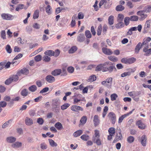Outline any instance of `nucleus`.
I'll use <instances>...</instances> for the list:
<instances>
[{
    "label": "nucleus",
    "instance_id": "obj_42",
    "mask_svg": "<svg viewBox=\"0 0 151 151\" xmlns=\"http://www.w3.org/2000/svg\"><path fill=\"white\" fill-rule=\"evenodd\" d=\"M124 18V16L122 14H119L117 18L118 22H122Z\"/></svg>",
    "mask_w": 151,
    "mask_h": 151
},
{
    "label": "nucleus",
    "instance_id": "obj_4",
    "mask_svg": "<svg viewBox=\"0 0 151 151\" xmlns=\"http://www.w3.org/2000/svg\"><path fill=\"white\" fill-rule=\"evenodd\" d=\"M1 16L3 19L6 20H12L14 18V16L8 14H2Z\"/></svg>",
    "mask_w": 151,
    "mask_h": 151
},
{
    "label": "nucleus",
    "instance_id": "obj_25",
    "mask_svg": "<svg viewBox=\"0 0 151 151\" xmlns=\"http://www.w3.org/2000/svg\"><path fill=\"white\" fill-rule=\"evenodd\" d=\"M22 143L21 142H16L12 145V146L14 148H17L21 147Z\"/></svg>",
    "mask_w": 151,
    "mask_h": 151
},
{
    "label": "nucleus",
    "instance_id": "obj_53",
    "mask_svg": "<svg viewBox=\"0 0 151 151\" xmlns=\"http://www.w3.org/2000/svg\"><path fill=\"white\" fill-rule=\"evenodd\" d=\"M130 20V17H126L125 18L124 22L126 26H127L129 24Z\"/></svg>",
    "mask_w": 151,
    "mask_h": 151
},
{
    "label": "nucleus",
    "instance_id": "obj_41",
    "mask_svg": "<svg viewBox=\"0 0 151 151\" xmlns=\"http://www.w3.org/2000/svg\"><path fill=\"white\" fill-rule=\"evenodd\" d=\"M37 89L36 86L35 85H33L29 88V90L32 92L35 91Z\"/></svg>",
    "mask_w": 151,
    "mask_h": 151
},
{
    "label": "nucleus",
    "instance_id": "obj_47",
    "mask_svg": "<svg viewBox=\"0 0 151 151\" xmlns=\"http://www.w3.org/2000/svg\"><path fill=\"white\" fill-rule=\"evenodd\" d=\"M134 140V137L132 136L129 137L127 139V141L129 143H132L133 142Z\"/></svg>",
    "mask_w": 151,
    "mask_h": 151
},
{
    "label": "nucleus",
    "instance_id": "obj_51",
    "mask_svg": "<svg viewBox=\"0 0 151 151\" xmlns=\"http://www.w3.org/2000/svg\"><path fill=\"white\" fill-rule=\"evenodd\" d=\"M102 30V27L101 25H99L97 29V34L99 36L101 35Z\"/></svg>",
    "mask_w": 151,
    "mask_h": 151
},
{
    "label": "nucleus",
    "instance_id": "obj_31",
    "mask_svg": "<svg viewBox=\"0 0 151 151\" xmlns=\"http://www.w3.org/2000/svg\"><path fill=\"white\" fill-rule=\"evenodd\" d=\"M77 49L76 46H72L69 50L68 52L69 53H73L75 52Z\"/></svg>",
    "mask_w": 151,
    "mask_h": 151
},
{
    "label": "nucleus",
    "instance_id": "obj_62",
    "mask_svg": "<svg viewBox=\"0 0 151 151\" xmlns=\"http://www.w3.org/2000/svg\"><path fill=\"white\" fill-rule=\"evenodd\" d=\"M12 78H10L7 79L5 81V84L6 85H9L13 81Z\"/></svg>",
    "mask_w": 151,
    "mask_h": 151
},
{
    "label": "nucleus",
    "instance_id": "obj_28",
    "mask_svg": "<svg viewBox=\"0 0 151 151\" xmlns=\"http://www.w3.org/2000/svg\"><path fill=\"white\" fill-rule=\"evenodd\" d=\"M83 133V131L81 130L77 131L73 134V136L75 137H77L80 136Z\"/></svg>",
    "mask_w": 151,
    "mask_h": 151
},
{
    "label": "nucleus",
    "instance_id": "obj_32",
    "mask_svg": "<svg viewBox=\"0 0 151 151\" xmlns=\"http://www.w3.org/2000/svg\"><path fill=\"white\" fill-rule=\"evenodd\" d=\"M108 58L109 60L113 62H115L118 60L117 58L114 56H109Z\"/></svg>",
    "mask_w": 151,
    "mask_h": 151
},
{
    "label": "nucleus",
    "instance_id": "obj_61",
    "mask_svg": "<svg viewBox=\"0 0 151 151\" xmlns=\"http://www.w3.org/2000/svg\"><path fill=\"white\" fill-rule=\"evenodd\" d=\"M6 35L5 31L4 30L2 31L1 32V38L3 40L6 39Z\"/></svg>",
    "mask_w": 151,
    "mask_h": 151
},
{
    "label": "nucleus",
    "instance_id": "obj_55",
    "mask_svg": "<svg viewBox=\"0 0 151 151\" xmlns=\"http://www.w3.org/2000/svg\"><path fill=\"white\" fill-rule=\"evenodd\" d=\"M131 74V72H125L122 73L121 75V76L122 77H124L127 76H129Z\"/></svg>",
    "mask_w": 151,
    "mask_h": 151
},
{
    "label": "nucleus",
    "instance_id": "obj_43",
    "mask_svg": "<svg viewBox=\"0 0 151 151\" xmlns=\"http://www.w3.org/2000/svg\"><path fill=\"white\" fill-rule=\"evenodd\" d=\"M87 117L86 116H83L81 119L80 122L83 124H85L87 121Z\"/></svg>",
    "mask_w": 151,
    "mask_h": 151
},
{
    "label": "nucleus",
    "instance_id": "obj_38",
    "mask_svg": "<svg viewBox=\"0 0 151 151\" xmlns=\"http://www.w3.org/2000/svg\"><path fill=\"white\" fill-rule=\"evenodd\" d=\"M124 7L121 5L117 6L116 8V10L117 11H121L124 10Z\"/></svg>",
    "mask_w": 151,
    "mask_h": 151
},
{
    "label": "nucleus",
    "instance_id": "obj_45",
    "mask_svg": "<svg viewBox=\"0 0 151 151\" xmlns=\"http://www.w3.org/2000/svg\"><path fill=\"white\" fill-rule=\"evenodd\" d=\"M130 20L132 21H137L138 20V17L137 16H132L130 17Z\"/></svg>",
    "mask_w": 151,
    "mask_h": 151
},
{
    "label": "nucleus",
    "instance_id": "obj_37",
    "mask_svg": "<svg viewBox=\"0 0 151 151\" xmlns=\"http://www.w3.org/2000/svg\"><path fill=\"white\" fill-rule=\"evenodd\" d=\"M151 40V38L150 37H147L146 39L144 38L143 40V42L142 43V45H146L148 42L150 41Z\"/></svg>",
    "mask_w": 151,
    "mask_h": 151
},
{
    "label": "nucleus",
    "instance_id": "obj_10",
    "mask_svg": "<svg viewBox=\"0 0 151 151\" xmlns=\"http://www.w3.org/2000/svg\"><path fill=\"white\" fill-rule=\"evenodd\" d=\"M71 109L72 110L75 112H77L78 111H83V108L77 105L72 106L71 107Z\"/></svg>",
    "mask_w": 151,
    "mask_h": 151
},
{
    "label": "nucleus",
    "instance_id": "obj_59",
    "mask_svg": "<svg viewBox=\"0 0 151 151\" xmlns=\"http://www.w3.org/2000/svg\"><path fill=\"white\" fill-rule=\"evenodd\" d=\"M40 147L42 150H45L47 148V146L45 143H42L40 144Z\"/></svg>",
    "mask_w": 151,
    "mask_h": 151
},
{
    "label": "nucleus",
    "instance_id": "obj_57",
    "mask_svg": "<svg viewBox=\"0 0 151 151\" xmlns=\"http://www.w3.org/2000/svg\"><path fill=\"white\" fill-rule=\"evenodd\" d=\"M21 95L23 96H26L28 94V91L26 89H24L21 92Z\"/></svg>",
    "mask_w": 151,
    "mask_h": 151
},
{
    "label": "nucleus",
    "instance_id": "obj_20",
    "mask_svg": "<svg viewBox=\"0 0 151 151\" xmlns=\"http://www.w3.org/2000/svg\"><path fill=\"white\" fill-rule=\"evenodd\" d=\"M136 124L137 125L139 128L141 129H144L145 128V124L142 123V122L140 120L137 121Z\"/></svg>",
    "mask_w": 151,
    "mask_h": 151
},
{
    "label": "nucleus",
    "instance_id": "obj_16",
    "mask_svg": "<svg viewBox=\"0 0 151 151\" xmlns=\"http://www.w3.org/2000/svg\"><path fill=\"white\" fill-rule=\"evenodd\" d=\"M25 121L26 124L27 126H30L33 124L32 120L27 117H26Z\"/></svg>",
    "mask_w": 151,
    "mask_h": 151
},
{
    "label": "nucleus",
    "instance_id": "obj_64",
    "mask_svg": "<svg viewBox=\"0 0 151 151\" xmlns=\"http://www.w3.org/2000/svg\"><path fill=\"white\" fill-rule=\"evenodd\" d=\"M37 122L40 125L42 124L44 122L43 120L41 118H38L37 119Z\"/></svg>",
    "mask_w": 151,
    "mask_h": 151
},
{
    "label": "nucleus",
    "instance_id": "obj_54",
    "mask_svg": "<svg viewBox=\"0 0 151 151\" xmlns=\"http://www.w3.org/2000/svg\"><path fill=\"white\" fill-rule=\"evenodd\" d=\"M34 59L36 62L40 61L42 59V56L40 55H38L35 57Z\"/></svg>",
    "mask_w": 151,
    "mask_h": 151
},
{
    "label": "nucleus",
    "instance_id": "obj_6",
    "mask_svg": "<svg viewBox=\"0 0 151 151\" xmlns=\"http://www.w3.org/2000/svg\"><path fill=\"white\" fill-rule=\"evenodd\" d=\"M60 104V101L58 99H53L52 102V106L53 108H56Z\"/></svg>",
    "mask_w": 151,
    "mask_h": 151
},
{
    "label": "nucleus",
    "instance_id": "obj_60",
    "mask_svg": "<svg viewBox=\"0 0 151 151\" xmlns=\"http://www.w3.org/2000/svg\"><path fill=\"white\" fill-rule=\"evenodd\" d=\"M11 121V120H9V121H7V122H5L2 125V128H3L4 129V128H6V127H7L8 126L9 124L10 123V122Z\"/></svg>",
    "mask_w": 151,
    "mask_h": 151
},
{
    "label": "nucleus",
    "instance_id": "obj_24",
    "mask_svg": "<svg viewBox=\"0 0 151 151\" xmlns=\"http://www.w3.org/2000/svg\"><path fill=\"white\" fill-rule=\"evenodd\" d=\"M92 139L94 142L96 143L97 145L99 146L101 145V141L99 138H96V137H93Z\"/></svg>",
    "mask_w": 151,
    "mask_h": 151
},
{
    "label": "nucleus",
    "instance_id": "obj_40",
    "mask_svg": "<svg viewBox=\"0 0 151 151\" xmlns=\"http://www.w3.org/2000/svg\"><path fill=\"white\" fill-rule=\"evenodd\" d=\"M115 128L113 127H111L109 129L108 132L109 134L114 135L115 132Z\"/></svg>",
    "mask_w": 151,
    "mask_h": 151
},
{
    "label": "nucleus",
    "instance_id": "obj_63",
    "mask_svg": "<svg viewBox=\"0 0 151 151\" xmlns=\"http://www.w3.org/2000/svg\"><path fill=\"white\" fill-rule=\"evenodd\" d=\"M43 60L46 62H48L50 60V58L46 55H44L43 57Z\"/></svg>",
    "mask_w": 151,
    "mask_h": 151
},
{
    "label": "nucleus",
    "instance_id": "obj_46",
    "mask_svg": "<svg viewBox=\"0 0 151 151\" xmlns=\"http://www.w3.org/2000/svg\"><path fill=\"white\" fill-rule=\"evenodd\" d=\"M96 79V76L93 75L89 77L88 79V81L91 82H93L95 81Z\"/></svg>",
    "mask_w": 151,
    "mask_h": 151
},
{
    "label": "nucleus",
    "instance_id": "obj_34",
    "mask_svg": "<svg viewBox=\"0 0 151 151\" xmlns=\"http://www.w3.org/2000/svg\"><path fill=\"white\" fill-rule=\"evenodd\" d=\"M39 11L38 9L36 10L34 12L33 15V18L34 19H37L39 16Z\"/></svg>",
    "mask_w": 151,
    "mask_h": 151
},
{
    "label": "nucleus",
    "instance_id": "obj_29",
    "mask_svg": "<svg viewBox=\"0 0 151 151\" xmlns=\"http://www.w3.org/2000/svg\"><path fill=\"white\" fill-rule=\"evenodd\" d=\"M55 126L58 130H61L63 128L62 125L60 122H58L55 123Z\"/></svg>",
    "mask_w": 151,
    "mask_h": 151
},
{
    "label": "nucleus",
    "instance_id": "obj_3",
    "mask_svg": "<svg viewBox=\"0 0 151 151\" xmlns=\"http://www.w3.org/2000/svg\"><path fill=\"white\" fill-rule=\"evenodd\" d=\"M145 12L143 11H140L137 12V14L140 17L139 20L142 21L145 19L147 17V15L145 14Z\"/></svg>",
    "mask_w": 151,
    "mask_h": 151
},
{
    "label": "nucleus",
    "instance_id": "obj_21",
    "mask_svg": "<svg viewBox=\"0 0 151 151\" xmlns=\"http://www.w3.org/2000/svg\"><path fill=\"white\" fill-rule=\"evenodd\" d=\"M28 6L26 7L24 4H19L15 10L16 11H19V10L23 9H26L28 7Z\"/></svg>",
    "mask_w": 151,
    "mask_h": 151
},
{
    "label": "nucleus",
    "instance_id": "obj_2",
    "mask_svg": "<svg viewBox=\"0 0 151 151\" xmlns=\"http://www.w3.org/2000/svg\"><path fill=\"white\" fill-rule=\"evenodd\" d=\"M112 81V78L111 77L108 78L101 82V84L109 88H111Z\"/></svg>",
    "mask_w": 151,
    "mask_h": 151
},
{
    "label": "nucleus",
    "instance_id": "obj_52",
    "mask_svg": "<svg viewBox=\"0 0 151 151\" xmlns=\"http://www.w3.org/2000/svg\"><path fill=\"white\" fill-rule=\"evenodd\" d=\"M5 49L8 53H10L12 52V49L9 45H6Z\"/></svg>",
    "mask_w": 151,
    "mask_h": 151
},
{
    "label": "nucleus",
    "instance_id": "obj_49",
    "mask_svg": "<svg viewBox=\"0 0 151 151\" xmlns=\"http://www.w3.org/2000/svg\"><path fill=\"white\" fill-rule=\"evenodd\" d=\"M70 105L69 104L65 103L61 106V109L64 110L67 109L68 107H69Z\"/></svg>",
    "mask_w": 151,
    "mask_h": 151
},
{
    "label": "nucleus",
    "instance_id": "obj_48",
    "mask_svg": "<svg viewBox=\"0 0 151 151\" xmlns=\"http://www.w3.org/2000/svg\"><path fill=\"white\" fill-rule=\"evenodd\" d=\"M81 138L83 140L86 141H87L89 139V137L87 135L83 134L82 135Z\"/></svg>",
    "mask_w": 151,
    "mask_h": 151
},
{
    "label": "nucleus",
    "instance_id": "obj_11",
    "mask_svg": "<svg viewBox=\"0 0 151 151\" xmlns=\"http://www.w3.org/2000/svg\"><path fill=\"white\" fill-rule=\"evenodd\" d=\"M45 80L48 82L51 83L55 81V78L52 75H49L46 76Z\"/></svg>",
    "mask_w": 151,
    "mask_h": 151
},
{
    "label": "nucleus",
    "instance_id": "obj_5",
    "mask_svg": "<svg viewBox=\"0 0 151 151\" xmlns=\"http://www.w3.org/2000/svg\"><path fill=\"white\" fill-rule=\"evenodd\" d=\"M108 116L111 123L114 124L116 120V116L115 114L113 112H110L109 113Z\"/></svg>",
    "mask_w": 151,
    "mask_h": 151
},
{
    "label": "nucleus",
    "instance_id": "obj_23",
    "mask_svg": "<svg viewBox=\"0 0 151 151\" xmlns=\"http://www.w3.org/2000/svg\"><path fill=\"white\" fill-rule=\"evenodd\" d=\"M46 55L50 56H52L54 55V51L52 50H48L46 51L44 53Z\"/></svg>",
    "mask_w": 151,
    "mask_h": 151
},
{
    "label": "nucleus",
    "instance_id": "obj_58",
    "mask_svg": "<svg viewBox=\"0 0 151 151\" xmlns=\"http://www.w3.org/2000/svg\"><path fill=\"white\" fill-rule=\"evenodd\" d=\"M7 105V103L4 101H2L0 102V107L4 108Z\"/></svg>",
    "mask_w": 151,
    "mask_h": 151
},
{
    "label": "nucleus",
    "instance_id": "obj_30",
    "mask_svg": "<svg viewBox=\"0 0 151 151\" xmlns=\"http://www.w3.org/2000/svg\"><path fill=\"white\" fill-rule=\"evenodd\" d=\"M118 22L116 24L115 27L117 29H120L123 27L124 26V24L122 22Z\"/></svg>",
    "mask_w": 151,
    "mask_h": 151
},
{
    "label": "nucleus",
    "instance_id": "obj_18",
    "mask_svg": "<svg viewBox=\"0 0 151 151\" xmlns=\"http://www.w3.org/2000/svg\"><path fill=\"white\" fill-rule=\"evenodd\" d=\"M94 124L95 126H98L100 123V120L99 119L98 116L97 115H95L93 119Z\"/></svg>",
    "mask_w": 151,
    "mask_h": 151
},
{
    "label": "nucleus",
    "instance_id": "obj_19",
    "mask_svg": "<svg viewBox=\"0 0 151 151\" xmlns=\"http://www.w3.org/2000/svg\"><path fill=\"white\" fill-rule=\"evenodd\" d=\"M142 46L143 45H142L141 42H139L136 46L135 48V52L137 53H139L140 49Z\"/></svg>",
    "mask_w": 151,
    "mask_h": 151
},
{
    "label": "nucleus",
    "instance_id": "obj_13",
    "mask_svg": "<svg viewBox=\"0 0 151 151\" xmlns=\"http://www.w3.org/2000/svg\"><path fill=\"white\" fill-rule=\"evenodd\" d=\"M147 140V137L145 135H144L141 137L140 139V142L141 144L143 146H145L146 145Z\"/></svg>",
    "mask_w": 151,
    "mask_h": 151
},
{
    "label": "nucleus",
    "instance_id": "obj_26",
    "mask_svg": "<svg viewBox=\"0 0 151 151\" xmlns=\"http://www.w3.org/2000/svg\"><path fill=\"white\" fill-rule=\"evenodd\" d=\"M151 24V20H149L145 22L144 28L145 30H147V28H150V27Z\"/></svg>",
    "mask_w": 151,
    "mask_h": 151
},
{
    "label": "nucleus",
    "instance_id": "obj_50",
    "mask_svg": "<svg viewBox=\"0 0 151 151\" xmlns=\"http://www.w3.org/2000/svg\"><path fill=\"white\" fill-rule=\"evenodd\" d=\"M111 100L112 101H114L116 100V98L118 97L116 93H113L110 96Z\"/></svg>",
    "mask_w": 151,
    "mask_h": 151
},
{
    "label": "nucleus",
    "instance_id": "obj_7",
    "mask_svg": "<svg viewBox=\"0 0 151 151\" xmlns=\"http://www.w3.org/2000/svg\"><path fill=\"white\" fill-rule=\"evenodd\" d=\"M29 73V70L26 68H23L20 70L17 73V74L19 76H20L21 74H23L25 75L28 74Z\"/></svg>",
    "mask_w": 151,
    "mask_h": 151
},
{
    "label": "nucleus",
    "instance_id": "obj_9",
    "mask_svg": "<svg viewBox=\"0 0 151 151\" xmlns=\"http://www.w3.org/2000/svg\"><path fill=\"white\" fill-rule=\"evenodd\" d=\"M148 46H147L143 49V51L145 53L144 54L145 56H149L151 54V48L148 49Z\"/></svg>",
    "mask_w": 151,
    "mask_h": 151
},
{
    "label": "nucleus",
    "instance_id": "obj_56",
    "mask_svg": "<svg viewBox=\"0 0 151 151\" xmlns=\"http://www.w3.org/2000/svg\"><path fill=\"white\" fill-rule=\"evenodd\" d=\"M74 68L72 66H70L68 67L67 69V70L68 72L70 73H73L74 71Z\"/></svg>",
    "mask_w": 151,
    "mask_h": 151
},
{
    "label": "nucleus",
    "instance_id": "obj_27",
    "mask_svg": "<svg viewBox=\"0 0 151 151\" xmlns=\"http://www.w3.org/2000/svg\"><path fill=\"white\" fill-rule=\"evenodd\" d=\"M114 17L112 15H110L108 18V24L110 25H111L114 24Z\"/></svg>",
    "mask_w": 151,
    "mask_h": 151
},
{
    "label": "nucleus",
    "instance_id": "obj_8",
    "mask_svg": "<svg viewBox=\"0 0 151 151\" xmlns=\"http://www.w3.org/2000/svg\"><path fill=\"white\" fill-rule=\"evenodd\" d=\"M107 64L106 63H104L103 64H100L97 65L96 69V71H100L102 70V71L104 72L103 70V68L106 66V65Z\"/></svg>",
    "mask_w": 151,
    "mask_h": 151
},
{
    "label": "nucleus",
    "instance_id": "obj_12",
    "mask_svg": "<svg viewBox=\"0 0 151 151\" xmlns=\"http://www.w3.org/2000/svg\"><path fill=\"white\" fill-rule=\"evenodd\" d=\"M102 51L104 54L108 55H111L113 53L112 51L111 50L107 48L106 47H103Z\"/></svg>",
    "mask_w": 151,
    "mask_h": 151
},
{
    "label": "nucleus",
    "instance_id": "obj_35",
    "mask_svg": "<svg viewBox=\"0 0 151 151\" xmlns=\"http://www.w3.org/2000/svg\"><path fill=\"white\" fill-rule=\"evenodd\" d=\"M143 11L146 13L150 12H151V6L148 5L145 6L144 9Z\"/></svg>",
    "mask_w": 151,
    "mask_h": 151
},
{
    "label": "nucleus",
    "instance_id": "obj_1",
    "mask_svg": "<svg viewBox=\"0 0 151 151\" xmlns=\"http://www.w3.org/2000/svg\"><path fill=\"white\" fill-rule=\"evenodd\" d=\"M105 63H106L107 64L103 68L104 72L108 71L109 73H111L114 70H116L114 63L110 62H107Z\"/></svg>",
    "mask_w": 151,
    "mask_h": 151
},
{
    "label": "nucleus",
    "instance_id": "obj_22",
    "mask_svg": "<svg viewBox=\"0 0 151 151\" xmlns=\"http://www.w3.org/2000/svg\"><path fill=\"white\" fill-rule=\"evenodd\" d=\"M6 140L7 142L9 143H12L15 141L16 138L12 136L9 137H7Z\"/></svg>",
    "mask_w": 151,
    "mask_h": 151
},
{
    "label": "nucleus",
    "instance_id": "obj_15",
    "mask_svg": "<svg viewBox=\"0 0 151 151\" xmlns=\"http://www.w3.org/2000/svg\"><path fill=\"white\" fill-rule=\"evenodd\" d=\"M122 137L121 133H116L115 138L113 142L114 143L118 140H121Z\"/></svg>",
    "mask_w": 151,
    "mask_h": 151
},
{
    "label": "nucleus",
    "instance_id": "obj_39",
    "mask_svg": "<svg viewBox=\"0 0 151 151\" xmlns=\"http://www.w3.org/2000/svg\"><path fill=\"white\" fill-rule=\"evenodd\" d=\"M136 61V59L134 57L127 59L128 64H130L133 63Z\"/></svg>",
    "mask_w": 151,
    "mask_h": 151
},
{
    "label": "nucleus",
    "instance_id": "obj_14",
    "mask_svg": "<svg viewBox=\"0 0 151 151\" xmlns=\"http://www.w3.org/2000/svg\"><path fill=\"white\" fill-rule=\"evenodd\" d=\"M85 37L83 34H80L78 36L77 40L80 42H83L85 40Z\"/></svg>",
    "mask_w": 151,
    "mask_h": 151
},
{
    "label": "nucleus",
    "instance_id": "obj_44",
    "mask_svg": "<svg viewBox=\"0 0 151 151\" xmlns=\"http://www.w3.org/2000/svg\"><path fill=\"white\" fill-rule=\"evenodd\" d=\"M85 35L88 38H90L91 37V34L89 30H87L85 31Z\"/></svg>",
    "mask_w": 151,
    "mask_h": 151
},
{
    "label": "nucleus",
    "instance_id": "obj_36",
    "mask_svg": "<svg viewBox=\"0 0 151 151\" xmlns=\"http://www.w3.org/2000/svg\"><path fill=\"white\" fill-rule=\"evenodd\" d=\"M133 93H134L133 99L135 101H137L139 100V99H134V97H136V96H138L140 94L141 92L140 91H133Z\"/></svg>",
    "mask_w": 151,
    "mask_h": 151
},
{
    "label": "nucleus",
    "instance_id": "obj_17",
    "mask_svg": "<svg viewBox=\"0 0 151 151\" xmlns=\"http://www.w3.org/2000/svg\"><path fill=\"white\" fill-rule=\"evenodd\" d=\"M61 73V70L60 69H57L54 70L51 72V74L54 76H56L60 74Z\"/></svg>",
    "mask_w": 151,
    "mask_h": 151
},
{
    "label": "nucleus",
    "instance_id": "obj_33",
    "mask_svg": "<svg viewBox=\"0 0 151 151\" xmlns=\"http://www.w3.org/2000/svg\"><path fill=\"white\" fill-rule=\"evenodd\" d=\"M48 140L50 144L51 147H56L57 146V144L52 139H49Z\"/></svg>",
    "mask_w": 151,
    "mask_h": 151
}]
</instances>
